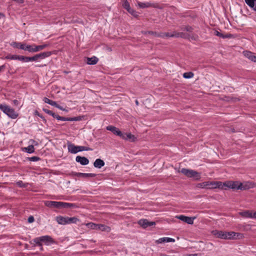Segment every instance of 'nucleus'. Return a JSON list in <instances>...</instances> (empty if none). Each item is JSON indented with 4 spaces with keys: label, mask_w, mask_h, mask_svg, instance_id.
<instances>
[{
    "label": "nucleus",
    "mask_w": 256,
    "mask_h": 256,
    "mask_svg": "<svg viewBox=\"0 0 256 256\" xmlns=\"http://www.w3.org/2000/svg\"><path fill=\"white\" fill-rule=\"evenodd\" d=\"M4 110L5 111L4 113L12 118L15 119L18 116V114L14 111V110L8 106H7Z\"/></svg>",
    "instance_id": "nucleus-9"
},
{
    "label": "nucleus",
    "mask_w": 256,
    "mask_h": 256,
    "mask_svg": "<svg viewBox=\"0 0 256 256\" xmlns=\"http://www.w3.org/2000/svg\"><path fill=\"white\" fill-rule=\"evenodd\" d=\"M44 204L46 206L50 208H72L74 206V204L71 203L62 202H56V201H46Z\"/></svg>",
    "instance_id": "nucleus-4"
},
{
    "label": "nucleus",
    "mask_w": 256,
    "mask_h": 256,
    "mask_svg": "<svg viewBox=\"0 0 256 256\" xmlns=\"http://www.w3.org/2000/svg\"><path fill=\"white\" fill-rule=\"evenodd\" d=\"M97 230L108 232L110 231V227L104 224H98Z\"/></svg>",
    "instance_id": "nucleus-23"
},
{
    "label": "nucleus",
    "mask_w": 256,
    "mask_h": 256,
    "mask_svg": "<svg viewBox=\"0 0 256 256\" xmlns=\"http://www.w3.org/2000/svg\"><path fill=\"white\" fill-rule=\"evenodd\" d=\"M48 46V45L47 44H44L40 45V46H36L35 44V52H38L40 50H44V48H46V47H47Z\"/></svg>",
    "instance_id": "nucleus-31"
},
{
    "label": "nucleus",
    "mask_w": 256,
    "mask_h": 256,
    "mask_svg": "<svg viewBox=\"0 0 256 256\" xmlns=\"http://www.w3.org/2000/svg\"><path fill=\"white\" fill-rule=\"evenodd\" d=\"M138 224L144 228H146L155 225L156 223L154 222H150L146 219L140 220Z\"/></svg>",
    "instance_id": "nucleus-11"
},
{
    "label": "nucleus",
    "mask_w": 256,
    "mask_h": 256,
    "mask_svg": "<svg viewBox=\"0 0 256 256\" xmlns=\"http://www.w3.org/2000/svg\"><path fill=\"white\" fill-rule=\"evenodd\" d=\"M174 242L175 240L174 238L168 237L161 238L156 240V242L158 244H162L164 242Z\"/></svg>",
    "instance_id": "nucleus-17"
},
{
    "label": "nucleus",
    "mask_w": 256,
    "mask_h": 256,
    "mask_svg": "<svg viewBox=\"0 0 256 256\" xmlns=\"http://www.w3.org/2000/svg\"><path fill=\"white\" fill-rule=\"evenodd\" d=\"M166 36H174V35H173V34H172V35H170L168 34H166Z\"/></svg>",
    "instance_id": "nucleus-50"
},
{
    "label": "nucleus",
    "mask_w": 256,
    "mask_h": 256,
    "mask_svg": "<svg viewBox=\"0 0 256 256\" xmlns=\"http://www.w3.org/2000/svg\"><path fill=\"white\" fill-rule=\"evenodd\" d=\"M56 220L58 224L64 225L70 224H76L78 220L75 217L69 218L68 216H58L56 218Z\"/></svg>",
    "instance_id": "nucleus-7"
},
{
    "label": "nucleus",
    "mask_w": 256,
    "mask_h": 256,
    "mask_svg": "<svg viewBox=\"0 0 256 256\" xmlns=\"http://www.w3.org/2000/svg\"><path fill=\"white\" fill-rule=\"evenodd\" d=\"M62 121H72V118L64 117V120Z\"/></svg>",
    "instance_id": "nucleus-40"
},
{
    "label": "nucleus",
    "mask_w": 256,
    "mask_h": 256,
    "mask_svg": "<svg viewBox=\"0 0 256 256\" xmlns=\"http://www.w3.org/2000/svg\"><path fill=\"white\" fill-rule=\"evenodd\" d=\"M10 46L14 48H19L24 50L26 44L14 42L10 43Z\"/></svg>",
    "instance_id": "nucleus-18"
},
{
    "label": "nucleus",
    "mask_w": 256,
    "mask_h": 256,
    "mask_svg": "<svg viewBox=\"0 0 256 256\" xmlns=\"http://www.w3.org/2000/svg\"><path fill=\"white\" fill-rule=\"evenodd\" d=\"M46 114L52 116H53L54 118H56V119H57L58 120H64V117L62 116H60L56 114L55 113L53 112L51 110H44Z\"/></svg>",
    "instance_id": "nucleus-21"
},
{
    "label": "nucleus",
    "mask_w": 256,
    "mask_h": 256,
    "mask_svg": "<svg viewBox=\"0 0 256 256\" xmlns=\"http://www.w3.org/2000/svg\"><path fill=\"white\" fill-rule=\"evenodd\" d=\"M136 105H138V100H136Z\"/></svg>",
    "instance_id": "nucleus-51"
},
{
    "label": "nucleus",
    "mask_w": 256,
    "mask_h": 256,
    "mask_svg": "<svg viewBox=\"0 0 256 256\" xmlns=\"http://www.w3.org/2000/svg\"><path fill=\"white\" fill-rule=\"evenodd\" d=\"M197 254H188V255H186L185 256H197Z\"/></svg>",
    "instance_id": "nucleus-46"
},
{
    "label": "nucleus",
    "mask_w": 256,
    "mask_h": 256,
    "mask_svg": "<svg viewBox=\"0 0 256 256\" xmlns=\"http://www.w3.org/2000/svg\"><path fill=\"white\" fill-rule=\"evenodd\" d=\"M76 162L80 163L82 165H86L88 164V160L84 156H77L76 158Z\"/></svg>",
    "instance_id": "nucleus-16"
},
{
    "label": "nucleus",
    "mask_w": 256,
    "mask_h": 256,
    "mask_svg": "<svg viewBox=\"0 0 256 256\" xmlns=\"http://www.w3.org/2000/svg\"><path fill=\"white\" fill-rule=\"evenodd\" d=\"M43 100L45 103L48 104L52 106H55L56 104V102L52 100L47 98H44Z\"/></svg>",
    "instance_id": "nucleus-30"
},
{
    "label": "nucleus",
    "mask_w": 256,
    "mask_h": 256,
    "mask_svg": "<svg viewBox=\"0 0 256 256\" xmlns=\"http://www.w3.org/2000/svg\"><path fill=\"white\" fill-rule=\"evenodd\" d=\"M31 61H36V58H35V56H34L32 57L24 56V62H31Z\"/></svg>",
    "instance_id": "nucleus-35"
},
{
    "label": "nucleus",
    "mask_w": 256,
    "mask_h": 256,
    "mask_svg": "<svg viewBox=\"0 0 256 256\" xmlns=\"http://www.w3.org/2000/svg\"><path fill=\"white\" fill-rule=\"evenodd\" d=\"M3 16V14L1 13H0V18H1L2 16Z\"/></svg>",
    "instance_id": "nucleus-52"
},
{
    "label": "nucleus",
    "mask_w": 256,
    "mask_h": 256,
    "mask_svg": "<svg viewBox=\"0 0 256 256\" xmlns=\"http://www.w3.org/2000/svg\"><path fill=\"white\" fill-rule=\"evenodd\" d=\"M138 6L141 8H150L152 6V4L149 2H138Z\"/></svg>",
    "instance_id": "nucleus-22"
},
{
    "label": "nucleus",
    "mask_w": 256,
    "mask_h": 256,
    "mask_svg": "<svg viewBox=\"0 0 256 256\" xmlns=\"http://www.w3.org/2000/svg\"><path fill=\"white\" fill-rule=\"evenodd\" d=\"M34 242L38 246H42L44 244L46 246H50L54 243V240L50 236H44L36 238L34 239Z\"/></svg>",
    "instance_id": "nucleus-3"
},
{
    "label": "nucleus",
    "mask_w": 256,
    "mask_h": 256,
    "mask_svg": "<svg viewBox=\"0 0 256 256\" xmlns=\"http://www.w3.org/2000/svg\"><path fill=\"white\" fill-rule=\"evenodd\" d=\"M28 160L32 162H37L40 160V158L38 156H34L30 158H28Z\"/></svg>",
    "instance_id": "nucleus-37"
},
{
    "label": "nucleus",
    "mask_w": 256,
    "mask_h": 256,
    "mask_svg": "<svg viewBox=\"0 0 256 256\" xmlns=\"http://www.w3.org/2000/svg\"><path fill=\"white\" fill-rule=\"evenodd\" d=\"M7 58L10 59V60H18L24 62V56H22L11 55V56H8L7 57Z\"/></svg>",
    "instance_id": "nucleus-24"
},
{
    "label": "nucleus",
    "mask_w": 256,
    "mask_h": 256,
    "mask_svg": "<svg viewBox=\"0 0 256 256\" xmlns=\"http://www.w3.org/2000/svg\"><path fill=\"white\" fill-rule=\"evenodd\" d=\"M24 50H27L30 52H36L35 44L30 45L26 44Z\"/></svg>",
    "instance_id": "nucleus-27"
},
{
    "label": "nucleus",
    "mask_w": 256,
    "mask_h": 256,
    "mask_svg": "<svg viewBox=\"0 0 256 256\" xmlns=\"http://www.w3.org/2000/svg\"><path fill=\"white\" fill-rule=\"evenodd\" d=\"M181 172L188 178H192L195 180H198L200 178V173L192 170L182 168L181 170Z\"/></svg>",
    "instance_id": "nucleus-8"
},
{
    "label": "nucleus",
    "mask_w": 256,
    "mask_h": 256,
    "mask_svg": "<svg viewBox=\"0 0 256 256\" xmlns=\"http://www.w3.org/2000/svg\"><path fill=\"white\" fill-rule=\"evenodd\" d=\"M212 234L216 238L222 239H235L242 237V234L233 232L219 231L217 230H213Z\"/></svg>",
    "instance_id": "nucleus-2"
},
{
    "label": "nucleus",
    "mask_w": 256,
    "mask_h": 256,
    "mask_svg": "<svg viewBox=\"0 0 256 256\" xmlns=\"http://www.w3.org/2000/svg\"><path fill=\"white\" fill-rule=\"evenodd\" d=\"M106 130L110 131H111L114 134L119 136L120 137H122L123 132H122L118 128L112 126H106Z\"/></svg>",
    "instance_id": "nucleus-13"
},
{
    "label": "nucleus",
    "mask_w": 256,
    "mask_h": 256,
    "mask_svg": "<svg viewBox=\"0 0 256 256\" xmlns=\"http://www.w3.org/2000/svg\"><path fill=\"white\" fill-rule=\"evenodd\" d=\"M68 150L70 153L76 154L78 152L90 150L92 149L86 146H75L74 144H68Z\"/></svg>",
    "instance_id": "nucleus-6"
},
{
    "label": "nucleus",
    "mask_w": 256,
    "mask_h": 256,
    "mask_svg": "<svg viewBox=\"0 0 256 256\" xmlns=\"http://www.w3.org/2000/svg\"><path fill=\"white\" fill-rule=\"evenodd\" d=\"M13 104L16 106H18V100H13Z\"/></svg>",
    "instance_id": "nucleus-44"
},
{
    "label": "nucleus",
    "mask_w": 256,
    "mask_h": 256,
    "mask_svg": "<svg viewBox=\"0 0 256 256\" xmlns=\"http://www.w3.org/2000/svg\"><path fill=\"white\" fill-rule=\"evenodd\" d=\"M254 10H256V4H254V8H252Z\"/></svg>",
    "instance_id": "nucleus-48"
},
{
    "label": "nucleus",
    "mask_w": 256,
    "mask_h": 256,
    "mask_svg": "<svg viewBox=\"0 0 256 256\" xmlns=\"http://www.w3.org/2000/svg\"><path fill=\"white\" fill-rule=\"evenodd\" d=\"M252 187V184L250 182L242 183L238 181H227L225 182H222L220 189L226 190L227 188L244 190Z\"/></svg>",
    "instance_id": "nucleus-1"
},
{
    "label": "nucleus",
    "mask_w": 256,
    "mask_h": 256,
    "mask_svg": "<svg viewBox=\"0 0 256 256\" xmlns=\"http://www.w3.org/2000/svg\"><path fill=\"white\" fill-rule=\"evenodd\" d=\"M94 166L96 168H100L104 166V162L103 160L98 158L94 162Z\"/></svg>",
    "instance_id": "nucleus-20"
},
{
    "label": "nucleus",
    "mask_w": 256,
    "mask_h": 256,
    "mask_svg": "<svg viewBox=\"0 0 256 256\" xmlns=\"http://www.w3.org/2000/svg\"><path fill=\"white\" fill-rule=\"evenodd\" d=\"M72 118V121H78V120H81V118H80V117H74V118Z\"/></svg>",
    "instance_id": "nucleus-43"
},
{
    "label": "nucleus",
    "mask_w": 256,
    "mask_h": 256,
    "mask_svg": "<svg viewBox=\"0 0 256 256\" xmlns=\"http://www.w3.org/2000/svg\"><path fill=\"white\" fill-rule=\"evenodd\" d=\"M6 106H7L6 105L0 104V110L4 112L5 111L4 110L6 108Z\"/></svg>",
    "instance_id": "nucleus-38"
},
{
    "label": "nucleus",
    "mask_w": 256,
    "mask_h": 256,
    "mask_svg": "<svg viewBox=\"0 0 256 256\" xmlns=\"http://www.w3.org/2000/svg\"><path fill=\"white\" fill-rule=\"evenodd\" d=\"M122 6L132 16H138V12L130 8V4L126 0L122 4Z\"/></svg>",
    "instance_id": "nucleus-12"
},
{
    "label": "nucleus",
    "mask_w": 256,
    "mask_h": 256,
    "mask_svg": "<svg viewBox=\"0 0 256 256\" xmlns=\"http://www.w3.org/2000/svg\"><path fill=\"white\" fill-rule=\"evenodd\" d=\"M98 62V58L96 56L87 58L86 62L88 64H95Z\"/></svg>",
    "instance_id": "nucleus-25"
},
{
    "label": "nucleus",
    "mask_w": 256,
    "mask_h": 256,
    "mask_svg": "<svg viewBox=\"0 0 256 256\" xmlns=\"http://www.w3.org/2000/svg\"><path fill=\"white\" fill-rule=\"evenodd\" d=\"M4 68V66H0V72L2 71V70Z\"/></svg>",
    "instance_id": "nucleus-49"
},
{
    "label": "nucleus",
    "mask_w": 256,
    "mask_h": 256,
    "mask_svg": "<svg viewBox=\"0 0 256 256\" xmlns=\"http://www.w3.org/2000/svg\"><path fill=\"white\" fill-rule=\"evenodd\" d=\"M64 111H65V112H68V110H67V109H66V108H65V110H64Z\"/></svg>",
    "instance_id": "nucleus-53"
},
{
    "label": "nucleus",
    "mask_w": 256,
    "mask_h": 256,
    "mask_svg": "<svg viewBox=\"0 0 256 256\" xmlns=\"http://www.w3.org/2000/svg\"><path fill=\"white\" fill-rule=\"evenodd\" d=\"M240 214L244 217L246 218H252V211L250 210H246L242 212H240Z\"/></svg>",
    "instance_id": "nucleus-28"
},
{
    "label": "nucleus",
    "mask_w": 256,
    "mask_h": 256,
    "mask_svg": "<svg viewBox=\"0 0 256 256\" xmlns=\"http://www.w3.org/2000/svg\"><path fill=\"white\" fill-rule=\"evenodd\" d=\"M244 54L246 57L248 58L250 60L256 62V55L254 53L246 51L244 52Z\"/></svg>",
    "instance_id": "nucleus-19"
},
{
    "label": "nucleus",
    "mask_w": 256,
    "mask_h": 256,
    "mask_svg": "<svg viewBox=\"0 0 256 256\" xmlns=\"http://www.w3.org/2000/svg\"><path fill=\"white\" fill-rule=\"evenodd\" d=\"M55 107L57 108H58L62 110H65V108H64L63 107H62V106L58 104H56V106H55Z\"/></svg>",
    "instance_id": "nucleus-41"
},
{
    "label": "nucleus",
    "mask_w": 256,
    "mask_h": 256,
    "mask_svg": "<svg viewBox=\"0 0 256 256\" xmlns=\"http://www.w3.org/2000/svg\"><path fill=\"white\" fill-rule=\"evenodd\" d=\"M22 181H18V182H17V184H18V186H22Z\"/></svg>",
    "instance_id": "nucleus-45"
},
{
    "label": "nucleus",
    "mask_w": 256,
    "mask_h": 256,
    "mask_svg": "<svg viewBox=\"0 0 256 256\" xmlns=\"http://www.w3.org/2000/svg\"><path fill=\"white\" fill-rule=\"evenodd\" d=\"M214 34L216 36H219L220 38H230L232 37V35L230 34L224 35V34H222V33L220 32H218V30H215L214 32Z\"/></svg>",
    "instance_id": "nucleus-29"
},
{
    "label": "nucleus",
    "mask_w": 256,
    "mask_h": 256,
    "mask_svg": "<svg viewBox=\"0 0 256 256\" xmlns=\"http://www.w3.org/2000/svg\"><path fill=\"white\" fill-rule=\"evenodd\" d=\"M176 218L190 224H193L194 219V218L188 217L183 215L177 216Z\"/></svg>",
    "instance_id": "nucleus-10"
},
{
    "label": "nucleus",
    "mask_w": 256,
    "mask_h": 256,
    "mask_svg": "<svg viewBox=\"0 0 256 256\" xmlns=\"http://www.w3.org/2000/svg\"><path fill=\"white\" fill-rule=\"evenodd\" d=\"M121 138L124 140H129L131 142H134L136 141V137L130 132L123 133Z\"/></svg>",
    "instance_id": "nucleus-14"
},
{
    "label": "nucleus",
    "mask_w": 256,
    "mask_h": 256,
    "mask_svg": "<svg viewBox=\"0 0 256 256\" xmlns=\"http://www.w3.org/2000/svg\"><path fill=\"white\" fill-rule=\"evenodd\" d=\"M221 182L208 181L198 184V186L202 188H220Z\"/></svg>",
    "instance_id": "nucleus-5"
},
{
    "label": "nucleus",
    "mask_w": 256,
    "mask_h": 256,
    "mask_svg": "<svg viewBox=\"0 0 256 256\" xmlns=\"http://www.w3.org/2000/svg\"><path fill=\"white\" fill-rule=\"evenodd\" d=\"M78 176H82L84 177H88V176H95L94 174H85V173H79Z\"/></svg>",
    "instance_id": "nucleus-36"
},
{
    "label": "nucleus",
    "mask_w": 256,
    "mask_h": 256,
    "mask_svg": "<svg viewBox=\"0 0 256 256\" xmlns=\"http://www.w3.org/2000/svg\"><path fill=\"white\" fill-rule=\"evenodd\" d=\"M34 218L33 216H30L28 218V222H30V223H32V222H34Z\"/></svg>",
    "instance_id": "nucleus-39"
},
{
    "label": "nucleus",
    "mask_w": 256,
    "mask_h": 256,
    "mask_svg": "<svg viewBox=\"0 0 256 256\" xmlns=\"http://www.w3.org/2000/svg\"><path fill=\"white\" fill-rule=\"evenodd\" d=\"M52 53L50 52H44L35 55V58L36 61L38 60V59L42 60L50 56Z\"/></svg>",
    "instance_id": "nucleus-15"
},
{
    "label": "nucleus",
    "mask_w": 256,
    "mask_h": 256,
    "mask_svg": "<svg viewBox=\"0 0 256 256\" xmlns=\"http://www.w3.org/2000/svg\"><path fill=\"white\" fill-rule=\"evenodd\" d=\"M256 0H245V2L250 7L254 8Z\"/></svg>",
    "instance_id": "nucleus-33"
},
{
    "label": "nucleus",
    "mask_w": 256,
    "mask_h": 256,
    "mask_svg": "<svg viewBox=\"0 0 256 256\" xmlns=\"http://www.w3.org/2000/svg\"><path fill=\"white\" fill-rule=\"evenodd\" d=\"M252 218H256V212L252 211Z\"/></svg>",
    "instance_id": "nucleus-42"
},
{
    "label": "nucleus",
    "mask_w": 256,
    "mask_h": 256,
    "mask_svg": "<svg viewBox=\"0 0 256 256\" xmlns=\"http://www.w3.org/2000/svg\"><path fill=\"white\" fill-rule=\"evenodd\" d=\"M88 228L97 230L98 224H96L92 222H89L86 224Z\"/></svg>",
    "instance_id": "nucleus-32"
},
{
    "label": "nucleus",
    "mask_w": 256,
    "mask_h": 256,
    "mask_svg": "<svg viewBox=\"0 0 256 256\" xmlns=\"http://www.w3.org/2000/svg\"><path fill=\"white\" fill-rule=\"evenodd\" d=\"M16 2H18V3H22L23 2V0H16Z\"/></svg>",
    "instance_id": "nucleus-47"
},
{
    "label": "nucleus",
    "mask_w": 256,
    "mask_h": 256,
    "mask_svg": "<svg viewBox=\"0 0 256 256\" xmlns=\"http://www.w3.org/2000/svg\"><path fill=\"white\" fill-rule=\"evenodd\" d=\"M34 146L32 144L28 146V147L24 148L22 150L28 154H32L34 152Z\"/></svg>",
    "instance_id": "nucleus-26"
},
{
    "label": "nucleus",
    "mask_w": 256,
    "mask_h": 256,
    "mask_svg": "<svg viewBox=\"0 0 256 256\" xmlns=\"http://www.w3.org/2000/svg\"><path fill=\"white\" fill-rule=\"evenodd\" d=\"M183 76L186 78H190L194 76V74L192 72H185L183 74Z\"/></svg>",
    "instance_id": "nucleus-34"
}]
</instances>
